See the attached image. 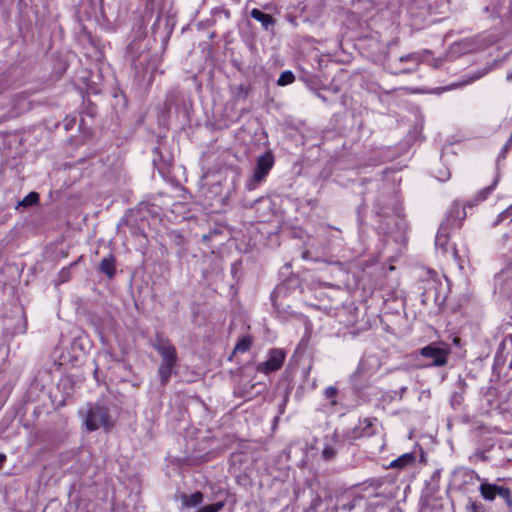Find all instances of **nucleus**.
Masks as SVG:
<instances>
[{"label":"nucleus","mask_w":512,"mask_h":512,"mask_svg":"<svg viewBox=\"0 0 512 512\" xmlns=\"http://www.w3.org/2000/svg\"><path fill=\"white\" fill-rule=\"evenodd\" d=\"M152 347L161 357L157 375L161 385L165 387L170 382L171 376L177 373L179 363L177 350L171 341L160 333L155 335Z\"/></svg>","instance_id":"1"},{"label":"nucleus","mask_w":512,"mask_h":512,"mask_svg":"<svg viewBox=\"0 0 512 512\" xmlns=\"http://www.w3.org/2000/svg\"><path fill=\"white\" fill-rule=\"evenodd\" d=\"M79 415L83 419V424L90 432L103 428L109 431L114 426V421L110 414V409L103 402L87 403L79 410Z\"/></svg>","instance_id":"2"},{"label":"nucleus","mask_w":512,"mask_h":512,"mask_svg":"<svg viewBox=\"0 0 512 512\" xmlns=\"http://www.w3.org/2000/svg\"><path fill=\"white\" fill-rule=\"evenodd\" d=\"M421 282V303L423 305L433 303L435 306H442L445 303L446 296L443 293V284L437 273L428 271L427 277Z\"/></svg>","instance_id":"3"},{"label":"nucleus","mask_w":512,"mask_h":512,"mask_svg":"<svg viewBox=\"0 0 512 512\" xmlns=\"http://www.w3.org/2000/svg\"><path fill=\"white\" fill-rule=\"evenodd\" d=\"M378 195L373 201V211L377 216L388 217L398 212L397 196L392 192L390 185L377 183Z\"/></svg>","instance_id":"4"},{"label":"nucleus","mask_w":512,"mask_h":512,"mask_svg":"<svg viewBox=\"0 0 512 512\" xmlns=\"http://www.w3.org/2000/svg\"><path fill=\"white\" fill-rule=\"evenodd\" d=\"M274 162L275 159L271 151H266L260 155L256 160L253 175L246 183V188L250 191L256 189L265 180L273 168Z\"/></svg>","instance_id":"5"},{"label":"nucleus","mask_w":512,"mask_h":512,"mask_svg":"<svg viewBox=\"0 0 512 512\" xmlns=\"http://www.w3.org/2000/svg\"><path fill=\"white\" fill-rule=\"evenodd\" d=\"M479 492L486 501H493L496 496H499L505 501L509 512H512V492L508 487L492 484L483 479L479 486Z\"/></svg>","instance_id":"6"},{"label":"nucleus","mask_w":512,"mask_h":512,"mask_svg":"<svg viewBox=\"0 0 512 512\" xmlns=\"http://www.w3.org/2000/svg\"><path fill=\"white\" fill-rule=\"evenodd\" d=\"M449 230L445 225H441L436 237L435 246L437 251L441 252L447 258L453 259L455 262L459 261L458 252L454 245L449 243Z\"/></svg>","instance_id":"7"},{"label":"nucleus","mask_w":512,"mask_h":512,"mask_svg":"<svg viewBox=\"0 0 512 512\" xmlns=\"http://www.w3.org/2000/svg\"><path fill=\"white\" fill-rule=\"evenodd\" d=\"M420 354L425 358L431 359V363L425 365L426 367H440L444 366L447 363L449 349L445 347H440L438 345L430 344L423 347L420 350Z\"/></svg>","instance_id":"8"},{"label":"nucleus","mask_w":512,"mask_h":512,"mask_svg":"<svg viewBox=\"0 0 512 512\" xmlns=\"http://www.w3.org/2000/svg\"><path fill=\"white\" fill-rule=\"evenodd\" d=\"M285 353L280 349H271L266 361L260 362L257 365V371L264 374L279 370L284 362Z\"/></svg>","instance_id":"9"},{"label":"nucleus","mask_w":512,"mask_h":512,"mask_svg":"<svg viewBox=\"0 0 512 512\" xmlns=\"http://www.w3.org/2000/svg\"><path fill=\"white\" fill-rule=\"evenodd\" d=\"M465 218V207L459 203H454L441 225H445L448 229L459 228Z\"/></svg>","instance_id":"10"},{"label":"nucleus","mask_w":512,"mask_h":512,"mask_svg":"<svg viewBox=\"0 0 512 512\" xmlns=\"http://www.w3.org/2000/svg\"><path fill=\"white\" fill-rule=\"evenodd\" d=\"M379 367L380 362L376 356H366L360 361L353 376H361L368 372L374 373L378 370Z\"/></svg>","instance_id":"11"},{"label":"nucleus","mask_w":512,"mask_h":512,"mask_svg":"<svg viewBox=\"0 0 512 512\" xmlns=\"http://www.w3.org/2000/svg\"><path fill=\"white\" fill-rule=\"evenodd\" d=\"M250 17L260 22L266 31H272L276 24V20L271 15L263 13L257 8L250 11Z\"/></svg>","instance_id":"12"},{"label":"nucleus","mask_w":512,"mask_h":512,"mask_svg":"<svg viewBox=\"0 0 512 512\" xmlns=\"http://www.w3.org/2000/svg\"><path fill=\"white\" fill-rule=\"evenodd\" d=\"M116 259L110 254L104 257L99 264V271L105 274L109 279H112L116 273Z\"/></svg>","instance_id":"13"},{"label":"nucleus","mask_w":512,"mask_h":512,"mask_svg":"<svg viewBox=\"0 0 512 512\" xmlns=\"http://www.w3.org/2000/svg\"><path fill=\"white\" fill-rule=\"evenodd\" d=\"M141 47L142 42L140 40H134L129 43L126 48V56L136 69L138 68L137 61L142 57V53L137 54Z\"/></svg>","instance_id":"14"},{"label":"nucleus","mask_w":512,"mask_h":512,"mask_svg":"<svg viewBox=\"0 0 512 512\" xmlns=\"http://www.w3.org/2000/svg\"><path fill=\"white\" fill-rule=\"evenodd\" d=\"M415 462L414 453H405L395 460L391 461L389 464L390 468L393 469H404L408 466H411Z\"/></svg>","instance_id":"15"},{"label":"nucleus","mask_w":512,"mask_h":512,"mask_svg":"<svg viewBox=\"0 0 512 512\" xmlns=\"http://www.w3.org/2000/svg\"><path fill=\"white\" fill-rule=\"evenodd\" d=\"M204 496L200 491L194 492L191 495H181L182 505L187 508L197 507L203 502Z\"/></svg>","instance_id":"16"},{"label":"nucleus","mask_w":512,"mask_h":512,"mask_svg":"<svg viewBox=\"0 0 512 512\" xmlns=\"http://www.w3.org/2000/svg\"><path fill=\"white\" fill-rule=\"evenodd\" d=\"M253 343V338L250 335L243 336L238 340L234 347V353H245L247 352Z\"/></svg>","instance_id":"17"},{"label":"nucleus","mask_w":512,"mask_h":512,"mask_svg":"<svg viewBox=\"0 0 512 512\" xmlns=\"http://www.w3.org/2000/svg\"><path fill=\"white\" fill-rule=\"evenodd\" d=\"M39 202V194L37 192H30L20 202H18L17 209L20 207L28 208L36 205Z\"/></svg>","instance_id":"18"},{"label":"nucleus","mask_w":512,"mask_h":512,"mask_svg":"<svg viewBox=\"0 0 512 512\" xmlns=\"http://www.w3.org/2000/svg\"><path fill=\"white\" fill-rule=\"evenodd\" d=\"M295 81V75L290 70L283 71L278 80L277 85L278 86H286L289 84H292Z\"/></svg>","instance_id":"19"},{"label":"nucleus","mask_w":512,"mask_h":512,"mask_svg":"<svg viewBox=\"0 0 512 512\" xmlns=\"http://www.w3.org/2000/svg\"><path fill=\"white\" fill-rule=\"evenodd\" d=\"M377 422V419L366 418L361 422L362 425V433L366 436H370L375 433L374 426Z\"/></svg>","instance_id":"20"},{"label":"nucleus","mask_w":512,"mask_h":512,"mask_svg":"<svg viewBox=\"0 0 512 512\" xmlns=\"http://www.w3.org/2000/svg\"><path fill=\"white\" fill-rule=\"evenodd\" d=\"M422 60V54L419 52H412L399 58L400 62H412L416 65V67L419 66Z\"/></svg>","instance_id":"21"},{"label":"nucleus","mask_w":512,"mask_h":512,"mask_svg":"<svg viewBox=\"0 0 512 512\" xmlns=\"http://www.w3.org/2000/svg\"><path fill=\"white\" fill-rule=\"evenodd\" d=\"M232 95L235 99H246L248 96V88L243 84L231 87Z\"/></svg>","instance_id":"22"},{"label":"nucleus","mask_w":512,"mask_h":512,"mask_svg":"<svg viewBox=\"0 0 512 512\" xmlns=\"http://www.w3.org/2000/svg\"><path fill=\"white\" fill-rule=\"evenodd\" d=\"M337 394H338V389L335 386H329L324 390V397H325V399L330 401L331 406L337 405V403H338L337 399H336Z\"/></svg>","instance_id":"23"},{"label":"nucleus","mask_w":512,"mask_h":512,"mask_svg":"<svg viewBox=\"0 0 512 512\" xmlns=\"http://www.w3.org/2000/svg\"><path fill=\"white\" fill-rule=\"evenodd\" d=\"M224 505V502H216L200 508L199 510H197V512H219L224 508Z\"/></svg>","instance_id":"24"},{"label":"nucleus","mask_w":512,"mask_h":512,"mask_svg":"<svg viewBox=\"0 0 512 512\" xmlns=\"http://www.w3.org/2000/svg\"><path fill=\"white\" fill-rule=\"evenodd\" d=\"M496 183H497V180H495L492 185L481 190L477 196L476 202L484 201L487 198V196L493 191Z\"/></svg>","instance_id":"25"},{"label":"nucleus","mask_w":512,"mask_h":512,"mask_svg":"<svg viewBox=\"0 0 512 512\" xmlns=\"http://www.w3.org/2000/svg\"><path fill=\"white\" fill-rule=\"evenodd\" d=\"M336 456V450L332 446H325L322 450V458L326 461L334 459Z\"/></svg>","instance_id":"26"},{"label":"nucleus","mask_w":512,"mask_h":512,"mask_svg":"<svg viewBox=\"0 0 512 512\" xmlns=\"http://www.w3.org/2000/svg\"><path fill=\"white\" fill-rule=\"evenodd\" d=\"M466 509H467V512H483L484 507L481 503L470 500V503Z\"/></svg>","instance_id":"27"},{"label":"nucleus","mask_w":512,"mask_h":512,"mask_svg":"<svg viewBox=\"0 0 512 512\" xmlns=\"http://www.w3.org/2000/svg\"><path fill=\"white\" fill-rule=\"evenodd\" d=\"M509 217H512V204L506 210H504L503 212H501L498 215V219H497L496 224L502 222L503 220H505V219H507Z\"/></svg>","instance_id":"28"},{"label":"nucleus","mask_w":512,"mask_h":512,"mask_svg":"<svg viewBox=\"0 0 512 512\" xmlns=\"http://www.w3.org/2000/svg\"><path fill=\"white\" fill-rule=\"evenodd\" d=\"M509 271H510V269H508L507 271H502L501 273L497 274L496 281L497 282L502 281L503 278L508 275Z\"/></svg>","instance_id":"29"},{"label":"nucleus","mask_w":512,"mask_h":512,"mask_svg":"<svg viewBox=\"0 0 512 512\" xmlns=\"http://www.w3.org/2000/svg\"><path fill=\"white\" fill-rule=\"evenodd\" d=\"M450 177L449 171H444L441 176H437L440 181H446Z\"/></svg>","instance_id":"30"},{"label":"nucleus","mask_w":512,"mask_h":512,"mask_svg":"<svg viewBox=\"0 0 512 512\" xmlns=\"http://www.w3.org/2000/svg\"><path fill=\"white\" fill-rule=\"evenodd\" d=\"M416 70V68H405V69H402L400 71H397V72H394L395 74H399V73H404V74H408V73H412Z\"/></svg>","instance_id":"31"},{"label":"nucleus","mask_w":512,"mask_h":512,"mask_svg":"<svg viewBox=\"0 0 512 512\" xmlns=\"http://www.w3.org/2000/svg\"><path fill=\"white\" fill-rule=\"evenodd\" d=\"M502 6L500 4H497L496 6L493 7V12L496 13L497 15H500L502 13Z\"/></svg>","instance_id":"32"},{"label":"nucleus","mask_w":512,"mask_h":512,"mask_svg":"<svg viewBox=\"0 0 512 512\" xmlns=\"http://www.w3.org/2000/svg\"><path fill=\"white\" fill-rule=\"evenodd\" d=\"M7 456L4 453H0V470L3 467V464L6 462Z\"/></svg>","instance_id":"33"},{"label":"nucleus","mask_w":512,"mask_h":512,"mask_svg":"<svg viewBox=\"0 0 512 512\" xmlns=\"http://www.w3.org/2000/svg\"><path fill=\"white\" fill-rule=\"evenodd\" d=\"M355 507L354 503L349 502L348 504L344 505L343 508L347 510H352Z\"/></svg>","instance_id":"34"},{"label":"nucleus","mask_w":512,"mask_h":512,"mask_svg":"<svg viewBox=\"0 0 512 512\" xmlns=\"http://www.w3.org/2000/svg\"><path fill=\"white\" fill-rule=\"evenodd\" d=\"M407 389H408L407 386H402L400 388V398L403 397V395L406 393Z\"/></svg>","instance_id":"35"},{"label":"nucleus","mask_w":512,"mask_h":512,"mask_svg":"<svg viewBox=\"0 0 512 512\" xmlns=\"http://www.w3.org/2000/svg\"><path fill=\"white\" fill-rule=\"evenodd\" d=\"M506 79L508 81H512V72L508 73L507 76H506Z\"/></svg>","instance_id":"36"},{"label":"nucleus","mask_w":512,"mask_h":512,"mask_svg":"<svg viewBox=\"0 0 512 512\" xmlns=\"http://www.w3.org/2000/svg\"><path fill=\"white\" fill-rule=\"evenodd\" d=\"M509 367L512 368V358H511V361L509 363Z\"/></svg>","instance_id":"37"}]
</instances>
